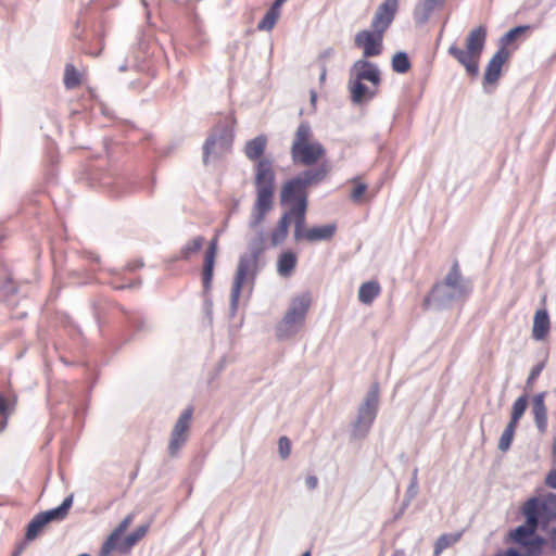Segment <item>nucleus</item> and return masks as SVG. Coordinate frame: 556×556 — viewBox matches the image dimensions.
Here are the masks:
<instances>
[{
  "mask_svg": "<svg viewBox=\"0 0 556 556\" xmlns=\"http://www.w3.org/2000/svg\"><path fill=\"white\" fill-rule=\"evenodd\" d=\"M497 556H521L520 553L514 548H509L506 552L498 554Z\"/></svg>",
  "mask_w": 556,
  "mask_h": 556,
  "instance_id": "a18cd8bd",
  "label": "nucleus"
},
{
  "mask_svg": "<svg viewBox=\"0 0 556 556\" xmlns=\"http://www.w3.org/2000/svg\"><path fill=\"white\" fill-rule=\"evenodd\" d=\"M305 483L308 489L314 490L317 488L318 480L315 476H308L305 480Z\"/></svg>",
  "mask_w": 556,
  "mask_h": 556,
  "instance_id": "79ce46f5",
  "label": "nucleus"
},
{
  "mask_svg": "<svg viewBox=\"0 0 556 556\" xmlns=\"http://www.w3.org/2000/svg\"><path fill=\"white\" fill-rule=\"evenodd\" d=\"M541 370H542V366L541 365L534 366L531 369V372H530V375L528 377L527 383L528 384L532 383L540 376Z\"/></svg>",
  "mask_w": 556,
  "mask_h": 556,
  "instance_id": "a19ab883",
  "label": "nucleus"
},
{
  "mask_svg": "<svg viewBox=\"0 0 556 556\" xmlns=\"http://www.w3.org/2000/svg\"><path fill=\"white\" fill-rule=\"evenodd\" d=\"M513 51L498 49L486 64L482 84L484 87L494 86L502 76L503 66L509 61Z\"/></svg>",
  "mask_w": 556,
  "mask_h": 556,
  "instance_id": "2eb2a0df",
  "label": "nucleus"
},
{
  "mask_svg": "<svg viewBox=\"0 0 556 556\" xmlns=\"http://www.w3.org/2000/svg\"><path fill=\"white\" fill-rule=\"evenodd\" d=\"M381 293V286L378 281L371 280L361 285L358 289V301L365 305H371Z\"/></svg>",
  "mask_w": 556,
  "mask_h": 556,
  "instance_id": "4be33fe9",
  "label": "nucleus"
},
{
  "mask_svg": "<svg viewBox=\"0 0 556 556\" xmlns=\"http://www.w3.org/2000/svg\"><path fill=\"white\" fill-rule=\"evenodd\" d=\"M72 504H73V496L70 495L63 501V503L60 506H58L53 509L40 513V514L43 516L45 520L48 523L53 520H62L68 514V510H70Z\"/></svg>",
  "mask_w": 556,
  "mask_h": 556,
  "instance_id": "393cba45",
  "label": "nucleus"
},
{
  "mask_svg": "<svg viewBox=\"0 0 556 556\" xmlns=\"http://www.w3.org/2000/svg\"><path fill=\"white\" fill-rule=\"evenodd\" d=\"M527 406H528L527 395H522V396L518 397L513 404L511 417H510L509 422H511L514 425H518L519 419L522 417V415L525 414V412L527 409Z\"/></svg>",
  "mask_w": 556,
  "mask_h": 556,
  "instance_id": "72a5a7b5",
  "label": "nucleus"
},
{
  "mask_svg": "<svg viewBox=\"0 0 556 556\" xmlns=\"http://www.w3.org/2000/svg\"><path fill=\"white\" fill-rule=\"evenodd\" d=\"M15 405V399H7L0 394V415L7 417L13 406Z\"/></svg>",
  "mask_w": 556,
  "mask_h": 556,
  "instance_id": "4c0bfd02",
  "label": "nucleus"
},
{
  "mask_svg": "<svg viewBox=\"0 0 556 556\" xmlns=\"http://www.w3.org/2000/svg\"><path fill=\"white\" fill-rule=\"evenodd\" d=\"M111 286L116 289V290H122V289H125V288H131L134 286H136L135 283H128V285H125V283H119L117 280L113 279L111 282Z\"/></svg>",
  "mask_w": 556,
  "mask_h": 556,
  "instance_id": "37998d69",
  "label": "nucleus"
},
{
  "mask_svg": "<svg viewBox=\"0 0 556 556\" xmlns=\"http://www.w3.org/2000/svg\"><path fill=\"white\" fill-rule=\"evenodd\" d=\"M326 153L325 147L315 139L309 123H300L294 131L290 148L293 163L302 166H312L323 161Z\"/></svg>",
  "mask_w": 556,
  "mask_h": 556,
  "instance_id": "20e7f679",
  "label": "nucleus"
},
{
  "mask_svg": "<svg viewBox=\"0 0 556 556\" xmlns=\"http://www.w3.org/2000/svg\"><path fill=\"white\" fill-rule=\"evenodd\" d=\"M134 515L126 516L119 525L111 532L100 549V556H110L114 551L127 554L138 541L143 539L148 532V526L138 527L134 532L123 538L125 531L131 525Z\"/></svg>",
  "mask_w": 556,
  "mask_h": 556,
  "instance_id": "423d86ee",
  "label": "nucleus"
},
{
  "mask_svg": "<svg viewBox=\"0 0 556 556\" xmlns=\"http://www.w3.org/2000/svg\"><path fill=\"white\" fill-rule=\"evenodd\" d=\"M293 222V216L283 213L279 218L276 228L269 235L270 247H277L285 242L289 233V226Z\"/></svg>",
  "mask_w": 556,
  "mask_h": 556,
  "instance_id": "aec40b11",
  "label": "nucleus"
},
{
  "mask_svg": "<svg viewBox=\"0 0 556 556\" xmlns=\"http://www.w3.org/2000/svg\"><path fill=\"white\" fill-rule=\"evenodd\" d=\"M294 232L293 237L295 241L317 242V241H329L333 238L337 232L336 224H327L321 226H314L307 228L306 215H303V208L300 210L299 217L293 219Z\"/></svg>",
  "mask_w": 556,
  "mask_h": 556,
  "instance_id": "9d476101",
  "label": "nucleus"
},
{
  "mask_svg": "<svg viewBox=\"0 0 556 556\" xmlns=\"http://www.w3.org/2000/svg\"><path fill=\"white\" fill-rule=\"evenodd\" d=\"M329 172V165L321 163L315 169H308L302 174L286 181L280 190V201L282 204H292L286 213L299 217L300 210L303 208V215L307 210V188L324 180Z\"/></svg>",
  "mask_w": 556,
  "mask_h": 556,
  "instance_id": "f03ea898",
  "label": "nucleus"
},
{
  "mask_svg": "<svg viewBox=\"0 0 556 556\" xmlns=\"http://www.w3.org/2000/svg\"><path fill=\"white\" fill-rule=\"evenodd\" d=\"M529 501H535V520L543 528L556 519V494L548 493L542 497H531Z\"/></svg>",
  "mask_w": 556,
  "mask_h": 556,
  "instance_id": "dca6fc26",
  "label": "nucleus"
},
{
  "mask_svg": "<svg viewBox=\"0 0 556 556\" xmlns=\"http://www.w3.org/2000/svg\"><path fill=\"white\" fill-rule=\"evenodd\" d=\"M280 16V9L275 4L266 12L264 17L260 21L257 28L260 30H271Z\"/></svg>",
  "mask_w": 556,
  "mask_h": 556,
  "instance_id": "7c9ffc66",
  "label": "nucleus"
},
{
  "mask_svg": "<svg viewBox=\"0 0 556 556\" xmlns=\"http://www.w3.org/2000/svg\"><path fill=\"white\" fill-rule=\"evenodd\" d=\"M316 99H317V94H316V92H315V91H311V102H312L313 104H315Z\"/></svg>",
  "mask_w": 556,
  "mask_h": 556,
  "instance_id": "8fccbe9b",
  "label": "nucleus"
},
{
  "mask_svg": "<svg viewBox=\"0 0 556 556\" xmlns=\"http://www.w3.org/2000/svg\"><path fill=\"white\" fill-rule=\"evenodd\" d=\"M204 244V238L202 236H198L186 243L185 247L180 250V260H189L192 255L197 254Z\"/></svg>",
  "mask_w": 556,
  "mask_h": 556,
  "instance_id": "bb28decb",
  "label": "nucleus"
},
{
  "mask_svg": "<svg viewBox=\"0 0 556 556\" xmlns=\"http://www.w3.org/2000/svg\"><path fill=\"white\" fill-rule=\"evenodd\" d=\"M87 257H88V260H89L91 263H93V264H97V265H98V264L100 263V257H99V255H96V254H93V253H89V254L87 255Z\"/></svg>",
  "mask_w": 556,
  "mask_h": 556,
  "instance_id": "49530a36",
  "label": "nucleus"
},
{
  "mask_svg": "<svg viewBox=\"0 0 556 556\" xmlns=\"http://www.w3.org/2000/svg\"><path fill=\"white\" fill-rule=\"evenodd\" d=\"M47 525L48 522L45 520L41 514L36 515L27 526L25 534L26 540H35Z\"/></svg>",
  "mask_w": 556,
  "mask_h": 556,
  "instance_id": "c756f323",
  "label": "nucleus"
},
{
  "mask_svg": "<svg viewBox=\"0 0 556 556\" xmlns=\"http://www.w3.org/2000/svg\"><path fill=\"white\" fill-rule=\"evenodd\" d=\"M236 121L230 115L220 116L204 142L203 154L206 163L211 155L228 153L233 143Z\"/></svg>",
  "mask_w": 556,
  "mask_h": 556,
  "instance_id": "6e6552de",
  "label": "nucleus"
},
{
  "mask_svg": "<svg viewBox=\"0 0 556 556\" xmlns=\"http://www.w3.org/2000/svg\"><path fill=\"white\" fill-rule=\"evenodd\" d=\"M63 83L66 89H74L81 85L83 75L72 63H67L64 68Z\"/></svg>",
  "mask_w": 556,
  "mask_h": 556,
  "instance_id": "a878e982",
  "label": "nucleus"
},
{
  "mask_svg": "<svg viewBox=\"0 0 556 556\" xmlns=\"http://www.w3.org/2000/svg\"><path fill=\"white\" fill-rule=\"evenodd\" d=\"M298 265V255L291 251H282L277 258V273L280 277L289 278Z\"/></svg>",
  "mask_w": 556,
  "mask_h": 556,
  "instance_id": "6ab92c4d",
  "label": "nucleus"
},
{
  "mask_svg": "<svg viewBox=\"0 0 556 556\" xmlns=\"http://www.w3.org/2000/svg\"><path fill=\"white\" fill-rule=\"evenodd\" d=\"M378 390L374 389L368 392L364 404L358 410L357 421L355 424V431H362L363 434L367 432L377 415L378 407Z\"/></svg>",
  "mask_w": 556,
  "mask_h": 556,
  "instance_id": "4468645a",
  "label": "nucleus"
},
{
  "mask_svg": "<svg viewBox=\"0 0 556 556\" xmlns=\"http://www.w3.org/2000/svg\"><path fill=\"white\" fill-rule=\"evenodd\" d=\"M549 331V318L545 309H539L534 315L532 336L535 340H543Z\"/></svg>",
  "mask_w": 556,
  "mask_h": 556,
  "instance_id": "5701e85b",
  "label": "nucleus"
},
{
  "mask_svg": "<svg viewBox=\"0 0 556 556\" xmlns=\"http://www.w3.org/2000/svg\"><path fill=\"white\" fill-rule=\"evenodd\" d=\"M400 0H384L376 10L371 21V28L386 34L399 10Z\"/></svg>",
  "mask_w": 556,
  "mask_h": 556,
  "instance_id": "f3484780",
  "label": "nucleus"
},
{
  "mask_svg": "<svg viewBox=\"0 0 556 556\" xmlns=\"http://www.w3.org/2000/svg\"><path fill=\"white\" fill-rule=\"evenodd\" d=\"M444 285L457 290L462 294L469 292V288L463 282L458 263L455 262L444 279Z\"/></svg>",
  "mask_w": 556,
  "mask_h": 556,
  "instance_id": "b1692460",
  "label": "nucleus"
},
{
  "mask_svg": "<svg viewBox=\"0 0 556 556\" xmlns=\"http://www.w3.org/2000/svg\"><path fill=\"white\" fill-rule=\"evenodd\" d=\"M287 0H275L273 4L276 5V8H281V5L286 2Z\"/></svg>",
  "mask_w": 556,
  "mask_h": 556,
  "instance_id": "de8ad7c7",
  "label": "nucleus"
},
{
  "mask_svg": "<svg viewBox=\"0 0 556 556\" xmlns=\"http://www.w3.org/2000/svg\"><path fill=\"white\" fill-rule=\"evenodd\" d=\"M326 75H327V70H326V67H324L321 71V74H320V78H319L321 83L326 79Z\"/></svg>",
  "mask_w": 556,
  "mask_h": 556,
  "instance_id": "09e8293b",
  "label": "nucleus"
},
{
  "mask_svg": "<svg viewBox=\"0 0 556 556\" xmlns=\"http://www.w3.org/2000/svg\"><path fill=\"white\" fill-rule=\"evenodd\" d=\"M516 429L517 425L508 422L498 441V448L501 451L506 452L510 447Z\"/></svg>",
  "mask_w": 556,
  "mask_h": 556,
  "instance_id": "f704fd0d",
  "label": "nucleus"
},
{
  "mask_svg": "<svg viewBox=\"0 0 556 556\" xmlns=\"http://www.w3.org/2000/svg\"><path fill=\"white\" fill-rule=\"evenodd\" d=\"M301 556H311V552L307 551V552L303 553Z\"/></svg>",
  "mask_w": 556,
  "mask_h": 556,
  "instance_id": "603ef678",
  "label": "nucleus"
},
{
  "mask_svg": "<svg viewBox=\"0 0 556 556\" xmlns=\"http://www.w3.org/2000/svg\"><path fill=\"white\" fill-rule=\"evenodd\" d=\"M553 451H554V454L556 455V438H555V442H554Z\"/></svg>",
  "mask_w": 556,
  "mask_h": 556,
  "instance_id": "3c124183",
  "label": "nucleus"
},
{
  "mask_svg": "<svg viewBox=\"0 0 556 556\" xmlns=\"http://www.w3.org/2000/svg\"><path fill=\"white\" fill-rule=\"evenodd\" d=\"M218 249L217 237L213 238L204 253L203 268H202V285L205 292H208L212 287L214 275L215 260Z\"/></svg>",
  "mask_w": 556,
  "mask_h": 556,
  "instance_id": "a211bd4d",
  "label": "nucleus"
},
{
  "mask_svg": "<svg viewBox=\"0 0 556 556\" xmlns=\"http://www.w3.org/2000/svg\"><path fill=\"white\" fill-rule=\"evenodd\" d=\"M381 75L378 66L367 60L355 61L350 71L349 92L354 104L371 101L379 92Z\"/></svg>",
  "mask_w": 556,
  "mask_h": 556,
  "instance_id": "7ed1b4c3",
  "label": "nucleus"
},
{
  "mask_svg": "<svg viewBox=\"0 0 556 556\" xmlns=\"http://www.w3.org/2000/svg\"><path fill=\"white\" fill-rule=\"evenodd\" d=\"M384 34L377 29L359 30L354 37V45L363 51L364 60L378 56L383 50Z\"/></svg>",
  "mask_w": 556,
  "mask_h": 556,
  "instance_id": "f8f14e48",
  "label": "nucleus"
},
{
  "mask_svg": "<svg viewBox=\"0 0 556 556\" xmlns=\"http://www.w3.org/2000/svg\"><path fill=\"white\" fill-rule=\"evenodd\" d=\"M143 267L142 261H135L127 264L126 268L130 271L137 270L139 268Z\"/></svg>",
  "mask_w": 556,
  "mask_h": 556,
  "instance_id": "c03bdc74",
  "label": "nucleus"
},
{
  "mask_svg": "<svg viewBox=\"0 0 556 556\" xmlns=\"http://www.w3.org/2000/svg\"><path fill=\"white\" fill-rule=\"evenodd\" d=\"M534 504L535 501H527L523 504L522 513L526 517V523L519 526L509 534L515 543L525 547V556L539 555L544 542L540 536L535 535L539 523L535 520Z\"/></svg>",
  "mask_w": 556,
  "mask_h": 556,
  "instance_id": "0eeeda50",
  "label": "nucleus"
},
{
  "mask_svg": "<svg viewBox=\"0 0 556 556\" xmlns=\"http://www.w3.org/2000/svg\"><path fill=\"white\" fill-rule=\"evenodd\" d=\"M367 190V185L361 182L358 179L354 180V188L351 192V199L355 202H359Z\"/></svg>",
  "mask_w": 556,
  "mask_h": 556,
  "instance_id": "e433bc0d",
  "label": "nucleus"
},
{
  "mask_svg": "<svg viewBox=\"0 0 556 556\" xmlns=\"http://www.w3.org/2000/svg\"><path fill=\"white\" fill-rule=\"evenodd\" d=\"M488 29L480 25L471 29L465 40V49L457 45L450 46L447 52L460 65L467 74L475 77L479 73V63L486 42Z\"/></svg>",
  "mask_w": 556,
  "mask_h": 556,
  "instance_id": "39448f33",
  "label": "nucleus"
},
{
  "mask_svg": "<svg viewBox=\"0 0 556 556\" xmlns=\"http://www.w3.org/2000/svg\"><path fill=\"white\" fill-rule=\"evenodd\" d=\"M533 414L538 428L544 432L547 426L546 408L541 396H538L533 405Z\"/></svg>",
  "mask_w": 556,
  "mask_h": 556,
  "instance_id": "cd10ccee",
  "label": "nucleus"
},
{
  "mask_svg": "<svg viewBox=\"0 0 556 556\" xmlns=\"http://www.w3.org/2000/svg\"><path fill=\"white\" fill-rule=\"evenodd\" d=\"M258 269V258L249 254L242 255L236 270L231 288V303L237 306L243 285L249 278H254Z\"/></svg>",
  "mask_w": 556,
  "mask_h": 556,
  "instance_id": "9b49d317",
  "label": "nucleus"
},
{
  "mask_svg": "<svg viewBox=\"0 0 556 556\" xmlns=\"http://www.w3.org/2000/svg\"><path fill=\"white\" fill-rule=\"evenodd\" d=\"M193 416V408L187 407L176 421L168 444V453L176 456L180 447L187 442Z\"/></svg>",
  "mask_w": 556,
  "mask_h": 556,
  "instance_id": "ddd939ff",
  "label": "nucleus"
},
{
  "mask_svg": "<svg viewBox=\"0 0 556 556\" xmlns=\"http://www.w3.org/2000/svg\"><path fill=\"white\" fill-rule=\"evenodd\" d=\"M392 68L396 73L404 74L409 71L410 62L404 52H397L392 59Z\"/></svg>",
  "mask_w": 556,
  "mask_h": 556,
  "instance_id": "c9c22d12",
  "label": "nucleus"
},
{
  "mask_svg": "<svg viewBox=\"0 0 556 556\" xmlns=\"http://www.w3.org/2000/svg\"><path fill=\"white\" fill-rule=\"evenodd\" d=\"M443 0H420L414 10V18L417 23L424 24L426 23L432 12L441 7Z\"/></svg>",
  "mask_w": 556,
  "mask_h": 556,
  "instance_id": "412c9836",
  "label": "nucleus"
},
{
  "mask_svg": "<svg viewBox=\"0 0 556 556\" xmlns=\"http://www.w3.org/2000/svg\"><path fill=\"white\" fill-rule=\"evenodd\" d=\"M545 485L551 489H556V469H552L545 477Z\"/></svg>",
  "mask_w": 556,
  "mask_h": 556,
  "instance_id": "ea45409f",
  "label": "nucleus"
},
{
  "mask_svg": "<svg viewBox=\"0 0 556 556\" xmlns=\"http://www.w3.org/2000/svg\"><path fill=\"white\" fill-rule=\"evenodd\" d=\"M312 302L313 299L309 292L296 295L291 300L289 308L277 326L279 338H288L301 329Z\"/></svg>",
  "mask_w": 556,
  "mask_h": 556,
  "instance_id": "1a4fd4ad",
  "label": "nucleus"
},
{
  "mask_svg": "<svg viewBox=\"0 0 556 556\" xmlns=\"http://www.w3.org/2000/svg\"><path fill=\"white\" fill-rule=\"evenodd\" d=\"M266 238L263 233H258L249 243V255L255 256L256 258L260 260V257L266 251Z\"/></svg>",
  "mask_w": 556,
  "mask_h": 556,
  "instance_id": "473e14b6",
  "label": "nucleus"
},
{
  "mask_svg": "<svg viewBox=\"0 0 556 556\" xmlns=\"http://www.w3.org/2000/svg\"><path fill=\"white\" fill-rule=\"evenodd\" d=\"M528 26H517L513 29H510L508 33H506L501 38V46L498 49H505L506 51H511L509 49V46L515 42L522 34H525L528 30Z\"/></svg>",
  "mask_w": 556,
  "mask_h": 556,
  "instance_id": "2f4dec72",
  "label": "nucleus"
},
{
  "mask_svg": "<svg viewBox=\"0 0 556 556\" xmlns=\"http://www.w3.org/2000/svg\"><path fill=\"white\" fill-rule=\"evenodd\" d=\"M268 137L261 134L245 142L243 153L254 163L255 202L252 210L251 226H258L274 206L276 190V170L274 160L266 157Z\"/></svg>",
  "mask_w": 556,
  "mask_h": 556,
  "instance_id": "f257e3e1",
  "label": "nucleus"
},
{
  "mask_svg": "<svg viewBox=\"0 0 556 556\" xmlns=\"http://www.w3.org/2000/svg\"><path fill=\"white\" fill-rule=\"evenodd\" d=\"M278 448L281 458H288L291 453L290 440L287 437H281L278 441Z\"/></svg>",
  "mask_w": 556,
  "mask_h": 556,
  "instance_id": "58836bf2",
  "label": "nucleus"
},
{
  "mask_svg": "<svg viewBox=\"0 0 556 556\" xmlns=\"http://www.w3.org/2000/svg\"><path fill=\"white\" fill-rule=\"evenodd\" d=\"M462 538V532L442 534L435 542L434 555L439 556L444 549L457 543Z\"/></svg>",
  "mask_w": 556,
  "mask_h": 556,
  "instance_id": "c85d7f7f",
  "label": "nucleus"
}]
</instances>
